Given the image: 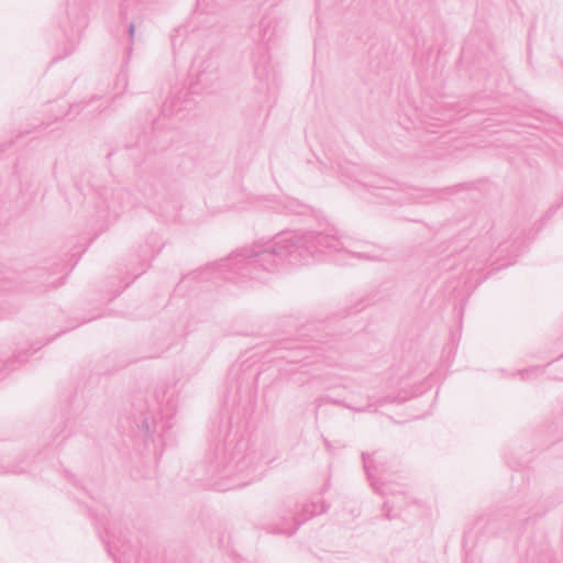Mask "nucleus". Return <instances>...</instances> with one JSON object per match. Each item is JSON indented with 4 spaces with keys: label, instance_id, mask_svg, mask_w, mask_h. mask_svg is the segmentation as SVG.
<instances>
[{
    "label": "nucleus",
    "instance_id": "f257e3e1",
    "mask_svg": "<svg viewBox=\"0 0 563 563\" xmlns=\"http://www.w3.org/2000/svg\"><path fill=\"white\" fill-rule=\"evenodd\" d=\"M346 253L365 258L363 252L353 249L352 240L334 227L319 231L284 232L266 243H255L233 252L208 266L211 274L236 283L267 282L272 275L280 272L286 264L302 265L322 255Z\"/></svg>",
    "mask_w": 563,
    "mask_h": 563
},
{
    "label": "nucleus",
    "instance_id": "f03ea898",
    "mask_svg": "<svg viewBox=\"0 0 563 563\" xmlns=\"http://www.w3.org/2000/svg\"><path fill=\"white\" fill-rule=\"evenodd\" d=\"M260 459L251 451L244 435L230 434L217 444L208 455V472L219 479L214 484L220 490L240 488L254 481Z\"/></svg>",
    "mask_w": 563,
    "mask_h": 563
},
{
    "label": "nucleus",
    "instance_id": "7ed1b4c3",
    "mask_svg": "<svg viewBox=\"0 0 563 563\" xmlns=\"http://www.w3.org/2000/svg\"><path fill=\"white\" fill-rule=\"evenodd\" d=\"M275 31L276 20L273 16H263L257 24L250 29V38L256 44V52L253 53L254 71L261 80L267 76L268 44L274 38Z\"/></svg>",
    "mask_w": 563,
    "mask_h": 563
},
{
    "label": "nucleus",
    "instance_id": "20e7f679",
    "mask_svg": "<svg viewBox=\"0 0 563 563\" xmlns=\"http://www.w3.org/2000/svg\"><path fill=\"white\" fill-rule=\"evenodd\" d=\"M327 506L323 501L314 503L309 501L300 506L298 516L294 517L291 512L283 516L284 523L272 529L274 533L294 534L298 527L316 515L327 511Z\"/></svg>",
    "mask_w": 563,
    "mask_h": 563
},
{
    "label": "nucleus",
    "instance_id": "39448f33",
    "mask_svg": "<svg viewBox=\"0 0 563 563\" xmlns=\"http://www.w3.org/2000/svg\"><path fill=\"white\" fill-rule=\"evenodd\" d=\"M374 462L375 459L373 455L363 454V464L368 479L371 481V485L382 496L394 494V490H391L389 486L382 481L380 476L378 475V470L374 465Z\"/></svg>",
    "mask_w": 563,
    "mask_h": 563
},
{
    "label": "nucleus",
    "instance_id": "423d86ee",
    "mask_svg": "<svg viewBox=\"0 0 563 563\" xmlns=\"http://www.w3.org/2000/svg\"><path fill=\"white\" fill-rule=\"evenodd\" d=\"M218 68L219 64L216 59L209 58L203 60L201 67L197 71V85L200 86L201 89L211 87L219 78Z\"/></svg>",
    "mask_w": 563,
    "mask_h": 563
},
{
    "label": "nucleus",
    "instance_id": "0eeeda50",
    "mask_svg": "<svg viewBox=\"0 0 563 563\" xmlns=\"http://www.w3.org/2000/svg\"><path fill=\"white\" fill-rule=\"evenodd\" d=\"M156 400L161 406L162 415L165 417L170 416L175 410V399L174 395H168L167 389H163L156 393Z\"/></svg>",
    "mask_w": 563,
    "mask_h": 563
},
{
    "label": "nucleus",
    "instance_id": "6e6552de",
    "mask_svg": "<svg viewBox=\"0 0 563 563\" xmlns=\"http://www.w3.org/2000/svg\"><path fill=\"white\" fill-rule=\"evenodd\" d=\"M131 195L126 190H119L113 194V201L108 205V208L112 210L115 217L119 216L124 205L130 202Z\"/></svg>",
    "mask_w": 563,
    "mask_h": 563
},
{
    "label": "nucleus",
    "instance_id": "1a4fd4ad",
    "mask_svg": "<svg viewBox=\"0 0 563 563\" xmlns=\"http://www.w3.org/2000/svg\"><path fill=\"white\" fill-rule=\"evenodd\" d=\"M356 166L353 164H338V168L334 169V174L342 177V181L347 184V180L355 175Z\"/></svg>",
    "mask_w": 563,
    "mask_h": 563
},
{
    "label": "nucleus",
    "instance_id": "9d476101",
    "mask_svg": "<svg viewBox=\"0 0 563 563\" xmlns=\"http://www.w3.org/2000/svg\"><path fill=\"white\" fill-rule=\"evenodd\" d=\"M316 404V409L317 411L324 405V404H334V405H339V406H342V407H345L347 409H351V410H354V411H364L365 409L364 408H355V407H352L351 405H347L345 404L344 401L342 400H338V399H332V398H329V397H320L318 399H316L314 401Z\"/></svg>",
    "mask_w": 563,
    "mask_h": 563
},
{
    "label": "nucleus",
    "instance_id": "9b49d317",
    "mask_svg": "<svg viewBox=\"0 0 563 563\" xmlns=\"http://www.w3.org/2000/svg\"><path fill=\"white\" fill-rule=\"evenodd\" d=\"M409 398V395L404 391V393H399L396 397H386V398H383L380 400H378V404L379 405H383V404H387V402H404L406 401L407 399Z\"/></svg>",
    "mask_w": 563,
    "mask_h": 563
},
{
    "label": "nucleus",
    "instance_id": "f8f14e48",
    "mask_svg": "<svg viewBox=\"0 0 563 563\" xmlns=\"http://www.w3.org/2000/svg\"><path fill=\"white\" fill-rule=\"evenodd\" d=\"M107 549H108V553L114 559V561L117 563H121V559L118 558V549H117V545L114 544V541L111 540L110 538L107 540Z\"/></svg>",
    "mask_w": 563,
    "mask_h": 563
},
{
    "label": "nucleus",
    "instance_id": "ddd939ff",
    "mask_svg": "<svg viewBox=\"0 0 563 563\" xmlns=\"http://www.w3.org/2000/svg\"><path fill=\"white\" fill-rule=\"evenodd\" d=\"M183 110L181 107H178V103L176 100H172L170 101V106H168L167 103L164 104V108H163V111L165 113H168V114H174V113H178Z\"/></svg>",
    "mask_w": 563,
    "mask_h": 563
},
{
    "label": "nucleus",
    "instance_id": "4468645a",
    "mask_svg": "<svg viewBox=\"0 0 563 563\" xmlns=\"http://www.w3.org/2000/svg\"><path fill=\"white\" fill-rule=\"evenodd\" d=\"M395 507V503L389 500V499H386L384 501V509L386 510V514H385V517L387 519H393L395 517V515H391V511Z\"/></svg>",
    "mask_w": 563,
    "mask_h": 563
},
{
    "label": "nucleus",
    "instance_id": "2eb2a0df",
    "mask_svg": "<svg viewBox=\"0 0 563 563\" xmlns=\"http://www.w3.org/2000/svg\"><path fill=\"white\" fill-rule=\"evenodd\" d=\"M539 372H540L539 367H533V368L520 371V372H518V375L521 377V379H527L532 374H538Z\"/></svg>",
    "mask_w": 563,
    "mask_h": 563
},
{
    "label": "nucleus",
    "instance_id": "dca6fc26",
    "mask_svg": "<svg viewBox=\"0 0 563 563\" xmlns=\"http://www.w3.org/2000/svg\"><path fill=\"white\" fill-rule=\"evenodd\" d=\"M301 206L295 201H291L289 206L286 207L287 212H300Z\"/></svg>",
    "mask_w": 563,
    "mask_h": 563
},
{
    "label": "nucleus",
    "instance_id": "f3484780",
    "mask_svg": "<svg viewBox=\"0 0 563 563\" xmlns=\"http://www.w3.org/2000/svg\"><path fill=\"white\" fill-rule=\"evenodd\" d=\"M134 33H135V25L133 23H130L128 25V34H129V37H130V41L132 42L133 38H134Z\"/></svg>",
    "mask_w": 563,
    "mask_h": 563
},
{
    "label": "nucleus",
    "instance_id": "a211bd4d",
    "mask_svg": "<svg viewBox=\"0 0 563 563\" xmlns=\"http://www.w3.org/2000/svg\"><path fill=\"white\" fill-rule=\"evenodd\" d=\"M145 427H146V431L150 433L151 432V427H150V424L147 422L145 423Z\"/></svg>",
    "mask_w": 563,
    "mask_h": 563
}]
</instances>
